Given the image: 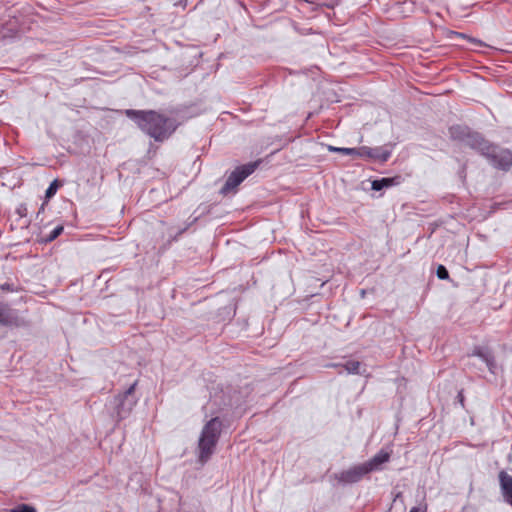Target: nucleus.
I'll list each match as a JSON object with an SVG mask.
<instances>
[{"label": "nucleus", "instance_id": "22", "mask_svg": "<svg viewBox=\"0 0 512 512\" xmlns=\"http://www.w3.org/2000/svg\"><path fill=\"white\" fill-rule=\"evenodd\" d=\"M457 398H458L459 402L461 403V405L464 406V395H463L462 391H460L458 393Z\"/></svg>", "mask_w": 512, "mask_h": 512}, {"label": "nucleus", "instance_id": "7", "mask_svg": "<svg viewBox=\"0 0 512 512\" xmlns=\"http://www.w3.org/2000/svg\"><path fill=\"white\" fill-rule=\"evenodd\" d=\"M394 145L391 143L379 147H359L358 158L373 160L379 163H385L390 158Z\"/></svg>", "mask_w": 512, "mask_h": 512}, {"label": "nucleus", "instance_id": "21", "mask_svg": "<svg viewBox=\"0 0 512 512\" xmlns=\"http://www.w3.org/2000/svg\"><path fill=\"white\" fill-rule=\"evenodd\" d=\"M0 289L6 292H14L17 290L13 283H5L0 285Z\"/></svg>", "mask_w": 512, "mask_h": 512}, {"label": "nucleus", "instance_id": "13", "mask_svg": "<svg viewBox=\"0 0 512 512\" xmlns=\"http://www.w3.org/2000/svg\"><path fill=\"white\" fill-rule=\"evenodd\" d=\"M397 183H398L397 178H382V179L374 180L372 182V189L375 191H380L383 188L391 187Z\"/></svg>", "mask_w": 512, "mask_h": 512}, {"label": "nucleus", "instance_id": "18", "mask_svg": "<svg viewBox=\"0 0 512 512\" xmlns=\"http://www.w3.org/2000/svg\"><path fill=\"white\" fill-rule=\"evenodd\" d=\"M437 277L441 280H446L449 278V272L445 266L439 265L436 271Z\"/></svg>", "mask_w": 512, "mask_h": 512}, {"label": "nucleus", "instance_id": "4", "mask_svg": "<svg viewBox=\"0 0 512 512\" xmlns=\"http://www.w3.org/2000/svg\"><path fill=\"white\" fill-rule=\"evenodd\" d=\"M258 165L259 162L256 161L236 167L227 177L220 193L227 195L230 192H235L237 187L257 169Z\"/></svg>", "mask_w": 512, "mask_h": 512}, {"label": "nucleus", "instance_id": "20", "mask_svg": "<svg viewBox=\"0 0 512 512\" xmlns=\"http://www.w3.org/2000/svg\"><path fill=\"white\" fill-rule=\"evenodd\" d=\"M16 214L20 217V218H25L27 217V214H28V209H27V205L22 203L20 204L17 208H16Z\"/></svg>", "mask_w": 512, "mask_h": 512}, {"label": "nucleus", "instance_id": "3", "mask_svg": "<svg viewBox=\"0 0 512 512\" xmlns=\"http://www.w3.org/2000/svg\"><path fill=\"white\" fill-rule=\"evenodd\" d=\"M449 136L452 140L464 143L481 155H483L491 143L481 133L462 125L451 126L449 128Z\"/></svg>", "mask_w": 512, "mask_h": 512}, {"label": "nucleus", "instance_id": "8", "mask_svg": "<svg viewBox=\"0 0 512 512\" xmlns=\"http://www.w3.org/2000/svg\"><path fill=\"white\" fill-rule=\"evenodd\" d=\"M0 325L5 327H27L29 322L11 308L9 304L0 302Z\"/></svg>", "mask_w": 512, "mask_h": 512}, {"label": "nucleus", "instance_id": "5", "mask_svg": "<svg viewBox=\"0 0 512 512\" xmlns=\"http://www.w3.org/2000/svg\"><path fill=\"white\" fill-rule=\"evenodd\" d=\"M482 156L496 169L508 171L512 166V152L492 142Z\"/></svg>", "mask_w": 512, "mask_h": 512}, {"label": "nucleus", "instance_id": "15", "mask_svg": "<svg viewBox=\"0 0 512 512\" xmlns=\"http://www.w3.org/2000/svg\"><path fill=\"white\" fill-rule=\"evenodd\" d=\"M328 150L330 152H336V153H341L343 155L358 157L359 147L358 148H345V147L328 146Z\"/></svg>", "mask_w": 512, "mask_h": 512}, {"label": "nucleus", "instance_id": "19", "mask_svg": "<svg viewBox=\"0 0 512 512\" xmlns=\"http://www.w3.org/2000/svg\"><path fill=\"white\" fill-rule=\"evenodd\" d=\"M11 512H35V509L32 506L21 504L13 508Z\"/></svg>", "mask_w": 512, "mask_h": 512}, {"label": "nucleus", "instance_id": "23", "mask_svg": "<svg viewBox=\"0 0 512 512\" xmlns=\"http://www.w3.org/2000/svg\"><path fill=\"white\" fill-rule=\"evenodd\" d=\"M5 37H6V35L2 31H0V39H3Z\"/></svg>", "mask_w": 512, "mask_h": 512}, {"label": "nucleus", "instance_id": "6", "mask_svg": "<svg viewBox=\"0 0 512 512\" xmlns=\"http://www.w3.org/2000/svg\"><path fill=\"white\" fill-rule=\"evenodd\" d=\"M138 381H135L123 394L115 398L116 411L119 418H125L136 405L138 399L135 396V389Z\"/></svg>", "mask_w": 512, "mask_h": 512}, {"label": "nucleus", "instance_id": "9", "mask_svg": "<svg viewBox=\"0 0 512 512\" xmlns=\"http://www.w3.org/2000/svg\"><path fill=\"white\" fill-rule=\"evenodd\" d=\"M369 474L363 463L354 465L334 475L341 484H354L359 482L365 475Z\"/></svg>", "mask_w": 512, "mask_h": 512}, {"label": "nucleus", "instance_id": "16", "mask_svg": "<svg viewBox=\"0 0 512 512\" xmlns=\"http://www.w3.org/2000/svg\"><path fill=\"white\" fill-rule=\"evenodd\" d=\"M64 228L62 225H57L48 235L43 236L40 238L41 243H49L54 241L61 233L63 232Z\"/></svg>", "mask_w": 512, "mask_h": 512}, {"label": "nucleus", "instance_id": "12", "mask_svg": "<svg viewBox=\"0 0 512 512\" xmlns=\"http://www.w3.org/2000/svg\"><path fill=\"white\" fill-rule=\"evenodd\" d=\"M390 459V453L384 450H380L375 454L369 461L363 463L368 473L379 470L381 465L388 462Z\"/></svg>", "mask_w": 512, "mask_h": 512}, {"label": "nucleus", "instance_id": "2", "mask_svg": "<svg viewBox=\"0 0 512 512\" xmlns=\"http://www.w3.org/2000/svg\"><path fill=\"white\" fill-rule=\"evenodd\" d=\"M222 421L219 417L210 419L202 428L198 440V461L205 464L215 452L222 432Z\"/></svg>", "mask_w": 512, "mask_h": 512}, {"label": "nucleus", "instance_id": "10", "mask_svg": "<svg viewBox=\"0 0 512 512\" xmlns=\"http://www.w3.org/2000/svg\"><path fill=\"white\" fill-rule=\"evenodd\" d=\"M475 356L479 357L487 366L488 370L492 374H496L497 363L493 351L489 347L475 346L468 357Z\"/></svg>", "mask_w": 512, "mask_h": 512}, {"label": "nucleus", "instance_id": "17", "mask_svg": "<svg viewBox=\"0 0 512 512\" xmlns=\"http://www.w3.org/2000/svg\"><path fill=\"white\" fill-rule=\"evenodd\" d=\"M58 188H59V182H58V180H54V181L49 185V187L47 188V190H46V192H45V196H46V198H48V199H49V198L53 197V196L56 194V192H57Z\"/></svg>", "mask_w": 512, "mask_h": 512}, {"label": "nucleus", "instance_id": "14", "mask_svg": "<svg viewBox=\"0 0 512 512\" xmlns=\"http://www.w3.org/2000/svg\"><path fill=\"white\" fill-rule=\"evenodd\" d=\"M343 366L345 370L350 374H360L361 363L355 360H349L345 364H330L328 367H339Z\"/></svg>", "mask_w": 512, "mask_h": 512}, {"label": "nucleus", "instance_id": "1", "mask_svg": "<svg viewBox=\"0 0 512 512\" xmlns=\"http://www.w3.org/2000/svg\"><path fill=\"white\" fill-rule=\"evenodd\" d=\"M125 114L136 123L142 132L156 142L167 140L178 127L176 119L154 110L127 109Z\"/></svg>", "mask_w": 512, "mask_h": 512}, {"label": "nucleus", "instance_id": "11", "mask_svg": "<svg viewBox=\"0 0 512 512\" xmlns=\"http://www.w3.org/2000/svg\"><path fill=\"white\" fill-rule=\"evenodd\" d=\"M498 479L504 501L512 506V476L505 470H501L498 474Z\"/></svg>", "mask_w": 512, "mask_h": 512}]
</instances>
